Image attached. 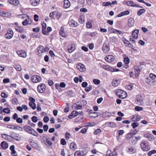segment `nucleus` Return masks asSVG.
Here are the masks:
<instances>
[{"label": "nucleus", "mask_w": 156, "mask_h": 156, "mask_svg": "<svg viewBox=\"0 0 156 156\" xmlns=\"http://www.w3.org/2000/svg\"><path fill=\"white\" fill-rule=\"evenodd\" d=\"M69 148L72 151H75L77 149V145L75 143L72 142L70 144Z\"/></svg>", "instance_id": "nucleus-24"}, {"label": "nucleus", "mask_w": 156, "mask_h": 156, "mask_svg": "<svg viewBox=\"0 0 156 156\" xmlns=\"http://www.w3.org/2000/svg\"><path fill=\"white\" fill-rule=\"evenodd\" d=\"M127 5L129 6L135 7H138L140 8H142L143 7L142 6H140V5L136 4H135L134 2L132 1H128L126 2Z\"/></svg>", "instance_id": "nucleus-10"}, {"label": "nucleus", "mask_w": 156, "mask_h": 156, "mask_svg": "<svg viewBox=\"0 0 156 156\" xmlns=\"http://www.w3.org/2000/svg\"><path fill=\"white\" fill-rule=\"evenodd\" d=\"M112 31L114 33H118L119 34H122V32L120 30H117L114 29L112 28L111 29Z\"/></svg>", "instance_id": "nucleus-43"}, {"label": "nucleus", "mask_w": 156, "mask_h": 156, "mask_svg": "<svg viewBox=\"0 0 156 156\" xmlns=\"http://www.w3.org/2000/svg\"><path fill=\"white\" fill-rule=\"evenodd\" d=\"M45 142L47 144L50 146H51L52 144V143L51 142L50 139L49 138H46Z\"/></svg>", "instance_id": "nucleus-47"}, {"label": "nucleus", "mask_w": 156, "mask_h": 156, "mask_svg": "<svg viewBox=\"0 0 156 156\" xmlns=\"http://www.w3.org/2000/svg\"><path fill=\"white\" fill-rule=\"evenodd\" d=\"M60 143L61 144L64 145H66V140L63 138H62L61 139Z\"/></svg>", "instance_id": "nucleus-64"}, {"label": "nucleus", "mask_w": 156, "mask_h": 156, "mask_svg": "<svg viewBox=\"0 0 156 156\" xmlns=\"http://www.w3.org/2000/svg\"><path fill=\"white\" fill-rule=\"evenodd\" d=\"M103 68L106 70L112 72V67L109 66L104 65L103 66Z\"/></svg>", "instance_id": "nucleus-35"}, {"label": "nucleus", "mask_w": 156, "mask_h": 156, "mask_svg": "<svg viewBox=\"0 0 156 156\" xmlns=\"http://www.w3.org/2000/svg\"><path fill=\"white\" fill-rule=\"evenodd\" d=\"M146 12V10L144 9H141L138 10L137 12V14L138 15L140 16L142 14L145 13Z\"/></svg>", "instance_id": "nucleus-39"}, {"label": "nucleus", "mask_w": 156, "mask_h": 156, "mask_svg": "<svg viewBox=\"0 0 156 156\" xmlns=\"http://www.w3.org/2000/svg\"><path fill=\"white\" fill-rule=\"evenodd\" d=\"M23 129L24 130L27 132H28L29 131L30 129L31 128V127L30 126L27 125H25L23 126Z\"/></svg>", "instance_id": "nucleus-44"}, {"label": "nucleus", "mask_w": 156, "mask_h": 156, "mask_svg": "<svg viewBox=\"0 0 156 156\" xmlns=\"http://www.w3.org/2000/svg\"><path fill=\"white\" fill-rule=\"evenodd\" d=\"M97 32H87L86 35H89L91 37H94L97 35Z\"/></svg>", "instance_id": "nucleus-36"}, {"label": "nucleus", "mask_w": 156, "mask_h": 156, "mask_svg": "<svg viewBox=\"0 0 156 156\" xmlns=\"http://www.w3.org/2000/svg\"><path fill=\"white\" fill-rule=\"evenodd\" d=\"M124 62L127 65L129 63V59L128 57H126L124 58Z\"/></svg>", "instance_id": "nucleus-56"}, {"label": "nucleus", "mask_w": 156, "mask_h": 156, "mask_svg": "<svg viewBox=\"0 0 156 156\" xmlns=\"http://www.w3.org/2000/svg\"><path fill=\"white\" fill-rule=\"evenodd\" d=\"M92 89V87L91 85H89L88 87H86L85 90L87 92H88L91 90Z\"/></svg>", "instance_id": "nucleus-48"}, {"label": "nucleus", "mask_w": 156, "mask_h": 156, "mask_svg": "<svg viewBox=\"0 0 156 156\" xmlns=\"http://www.w3.org/2000/svg\"><path fill=\"white\" fill-rule=\"evenodd\" d=\"M76 67L81 72H84L86 70L84 66L81 63H80L77 64Z\"/></svg>", "instance_id": "nucleus-12"}, {"label": "nucleus", "mask_w": 156, "mask_h": 156, "mask_svg": "<svg viewBox=\"0 0 156 156\" xmlns=\"http://www.w3.org/2000/svg\"><path fill=\"white\" fill-rule=\"evenodd\" d=\"M134 70L135 73V76L136 77H137L140 73V70L139 68L137 66H136L134 67Z\"/></svg>", "instance_id": "nucleus-33"}, {"label": "nucleus", "mask_w": 156, "mask_h": 156, "mask_svg": "<svg viewBox=\"0 0 156 156\" xmlns=\"http://www.w3.org/2000/svg\"><path fill=\"white\" fill-rule=\"evenodd\" d=\"M49 49V48L47 46L44 47L42 45H40L37 48V54L39 56H41L44 53L47 52Z\"/></svg>", "instance_id": "nucleus-1"}, {"label": "nucleus", "mask_w": 156, "mask_h": 156, "mask_svg": "<svg viewBox=\"0 0 156 156\" xmlns=\"http://www.w3.org/2000/svg\"><path fill=\"white\" fill-rule=\"evenodd\" d=\"M68 24L71 27H75L78 26V23L74 20H71L69 21Z\"/></svg>", "instance_id": "nucleus-15"}, {"label": "nucleus", "mask_w": 156, "mask_h": 156, "mask_svg": "<svg viewBox=\"0 0 156 156\" xmlns=\"http://www.w3.org/2000/svg\"><path fill=\"white\" fill-rule=\"evenodd\" d=\"M144 137L148 138V140L149 141H152L154 140V136L148 133L145 134Z\"/></svg>", "instance_id": "nucleus-28"}, {"label": "nucleus", "mask_w": 156, "mask_h": 156, "mask_svg": "<svg viewBox=\"0 0 156 156\" xmlns=\"http://www.w3.org/2000/svg\"><path fill=\"white\" fill-rule=\"evenodd\" d=\"M105 59L106 62L110 63L114 61L115 58L112 55H108L105 58Z\"/></svg>", "instance_id": "nucleus-16"}, {"label": "nucleus", "mask_w": 156, "mask_h": 156, "mask_svg": "<svg viewBox=\"0 0 156 156\" xmlns=\"http://www.w3.org/2000/svg\"><path fill=\"white\" fill-rule=\"evenodd\" d=\"M133 85L132 83H130L126 86V88L129 90H132L133 88Z\"/></svg>", "instance_id": "nucleus-42"}, {"label": "nucleus", "mask_w": 156, "mask_h": 156, "mask_svg": "<svg viewBox=\"0 0 156 156\" xmlns=\"http://www.w3.org/2000/svg\"><path fill=\"white\" fill-rule=\"evenodd\" d=\"M140 147L144 151H147L150 148L147 141L145 140H143L142 142L140 144Z\"/></svg>", "instance_id": "nucleus-3"}, {"label": "nucleus", "mask_w": 156, "mask_h": 156, "mask_svg": "<svg viewBox=\"0 0 156 156\" xmlns=\"http://www.w3.org/2000/svg\"><path fill=\"white\" fill-rule=\"evenodd\" d=\"M1 147L3 150L6 149L8 147V144L5 141H3L2 142L1 144Z\"/></svg>", "instance_id": "nucleus-29"}, {"label": "nucleus", "mask_w": 156, "mask_h": 156, "mask_svg": "<svg viewBox=\"0 0 156 156\" xmlns=\"http://www.w3.org/2000/svg\"><path fill=\"white\" fill-rule=\"evenodd\" d=\"M16 53L19 56L23 58H25L27 56L26 52L23 50L17 51Z\"/></svg>", "instance_id": "nucleus-9"}, {"label": "nucleus", "mask_w": 156, "mask_h": 156, "mask_svg": "<svg viewBox=\"0 0 156 156\" xmlns=\"http://www.w3.org/2000/svg\"><path fill=\"white\" fill-rule=\"evenodd\" d=\"M82 105H78V104H76L75 105V109L76 110L81 109H82Z\"/></svg>", "instance_id": "nucleus-52"}, {"label": "nucleus", "mask_w": 156, "mask_h": 156, "mask_svg": "<svg viewBox=\"0 0 156 156\" xmlns=\"http://www.w3.org/2000/svg\"><path fill=\"white\" fill-rule=\"evenodd\" d=\"M107 126L112 128L116 127L117 126L116 124L113 122H109L106 123Z\"/></svg>", "instance_id": "nucleus-34"}, {"label": "nucleus", "mask_w": 156, "mask_h": 156, "mask_svg": "<svg viewBox=\"0 0 156 156\" xmlns=\"http://www.w3.org/2000/svg\"><path fill=\"white\" fill-rule=\"evenodd\" d=\"M41 25L42 27V33L44 35H48L46 31V28L47 26L46 23L43 22L41 23Z\"/></svg>", "instance_id": "nucleus-19"}, {"label": "nucleus", "mask_w": 156, "mask_h": 156, "mask_svg": "<svg viewBox=\"0 0 156 156\" xmlns=\"http://www.w3.org/2000/svg\"><path fill=\"white\" fill-rule=\"evenodd\" d=\"M112 5L111 2H103L102 3V5L105 6H110Z\"/></svg>", "instance_id": "nucleus-50"}, {"label": "nucleus", "mask_w": 156, "mask_h": 156, "mask_svg": "<svg viewBox=\"0 0 156 156\" xmlns=\"http://www.w3.org/2000/svg\"><path fill=\"white\" fill-rule=\"evenodd\" d=\"M85 151L84 150L76 151L74 154V156H83L86 154Z\"/></svg>", "instance_id": "nucleus-11"}, {"label": "nucleus", "mask_w": 156, "mask_h": 156, "mask_svg": "<svg viewBox=\"0 0 156 156\" xmlns=\"http://www.w3.org/2000/svg\"><path fill=\"white\" fill-rule=\"evenodd\" d=\"M29 105L32 109L34 110L36 108V105L34 102H29Z\"/></svg>", "instance_id": "nucleus-37"}, {"label": "nucleus", "mask_w": 156, "mask_h": 156, "mask_svg": "<svg viewBox=\"0 0 156 156\" xmlns=\"http://www.w3.org/2000/svg\"><path fill=\"white\" fill-rule=\"evenodd\" d=\"M135 109L136 111H140L143 110V108L142 107L136 106L135 107Z\"/></svg>", "instance_id": "nucleus-54"}, {"label": "nucleus", "mask_w": 156, "mask_h": 156, "mask_svg": "<svg viewBox=\"0 0 156 156\" xmlns=\"http://www.w3.org/2000/svg\"><path fill=\"white\" fill-rule=\"evenodd\" d=\"M86 26L88 28H91L92 27V24L90 22H87L86 23Z\"/></svg>", "instance_id": "nucleus-61"}, {"label": "nucleus", "mask_w": 156, "mask_h": 156, "mask_svg": "<svg viewBox=\"0 0 156 156\" xmlns=\"http://www.w3.org/2000/svg\"><path fill=\"white\" fill-rule=\"evenodd\" d=\"M128 26L129 27H131L134 26L135 21L133 18H130L128 20Z\"/></svg>", "instance_id": "nucleus-21"}, {"label": "nucleus", "mask_w": 156, "mask_h": 156, "mask_svg": "<svg viewBox=\"0 0 156 156\" xmlns=\"http://www.w3.org/2000/svg\"><path fill=\"white\" fill-rule=\"evenodd\" d=\"M129 152L131 154H134L136 152V149L134 147H130L129 148Z\"/></svg>", "instance_id": "nucleus-41"}, {"label": "nucleus", "mask_w": 156, "mask_h": 156, "mask_svg": "<svg viewBox=\"0 0 156 156\" xmlns=\"http://www.w3.org/2000/svg\"><path fill=\"white\" fill-rule=\"evenodd\" d=\"M129 14V11L126 10L121 12L117 15L118 17H120L125 15H128Z\"/></svg>", "instance_id": "nucleus-30"}, {"label": "nucleus", "mask_w": 156, "mask_h": 156, "mask_svg": "<svg viewBox=\"0 0 156 156\" xmlns=\"http://www.w3.org/2000/svg\"><path fill=\"white\" fill-rule=\"evenodd\" d=\"M3 112L6 114H9L10 112V110L8 108H5L3 109Z\"/></svg>", "instance_id": "nucleus-58"}, {"label": "nucleus", "mask_w": 156, "mask_h": 156, "mask_svg": "<svg viewBox=\"0 0 156 156\" xmlns=\"http://www.w3.org/2000/svg\"><path fill=\"white\" fill-rule=\"evenodd\" d=\"M15 29L16 31L20 33H23L24 31L23 28L20 26H16Z\"/></svg>", "instance_id": "nucleus-31"}, {"label": "nucleus", "mask_w": 156, "mask_h": 156, "mask_svg": "<svg viewBox=\"0 0 156 156\" xmlns=\"http://www.w3.org/2000/svg\"><path fill=\"white\" fill-rule=\"evenodd\" d=\"M109 50V46L108 44H104L102 48V50L105 53L108 52Z\"/></svg>", "instance_id": "nucleus-23"}, {"label": "nucleus", "mask_w": 156, "mask_h": 156, "mask_svg": "<svg viewBox=\"0 0 156 156\" xmlns=\"http://www.w3.org/2000/svg\"><path fill=\"white\" fill-rule=\"evenodd\" d=\"M139 125V123L137 122H134L131 125L133 129H135Z\"/></svg>", "instance_id": "nucleus-53"}, {"label": "nucleus", "mask_w": 156, "mask_h": 156, "mask_svg": "<svg viewBox=\"0 0 156 156\" xmlns=\"http://www.w3.org/2000/svg\"><path fill=\"white\" fill-rule=\"evenodd\" d=\"M101 132V130L100 129H98L94 132V133L95 135H98Z\"/></svg>", "instance_id": "nucleus-63"}, {"label": "nucleus", "mask_w": 156, "mask_h": 156, "mask_svg": "<svg viewBox=\"0 0 156 156\" xmlns=\"http://www.w3.org/2000/svg\"><path fill=\"white\" fill-rule=\"evenodd\" d=\"M16 126H14V125H8L7 126V128L9 129H11L12 130H15L16 129Z\"/></svg>", "instance_id": "nucleus-45"}, {"label": "nucleus", "mask_w": 156, "mask_h": 156, "mask_svg": "<svg viewBox=\"0 0 156 156\" xmlns=\"http://www.w3.org/2000/svg\"><path fill=\"white\" fill-rule=\"evenodd\" d=\"M120 82V80L114 78L112 81V84L113 86L116 87L119 84Z\"/></svg>", "instance_id": "nucleus-14"}, {"label": "nucleus", "mask_w": 156, "mask_h": 156, "mask_svg": "<svg viewBox=\"0 0 156 156\" xmlns=\"http://www.w3.org/2000/svg\"><path fill=\"white\" fill-rule=\"evenodd\" d=\"M64 7L65 8H67L70 7V4L69 1L68 0H64Z\"/></svg>", "instance_id": "nucleus-32"}, {"label": "nucleus", "mask_w": 156, "mask_h": 156, "mask_svg": "<svg viewBox=\"0 0 156 156\" xmlns=\"http://www.w3.org/2000/svg\"><path fill=\"white\" fill-rule=\"evenodd\" d=\"M117 153L115 151H112L111 150L109 149L107 151L105 156H117Z\"/></svg>", "instance_id": "nucleus-13"}, {"label": "nucleus", "mask_w": 156, "mask_h": 156, "mask_svg": "<svg viewBox=\"0 0 156 156\" xmlns=\"http://www.w3.org/2000/svg\"><path fill=\"white\" fill-rule=\"evenodd\" d=\"M156 153V150H152L148 152L147 154L148 156H150L152 154H154Z\"/></svg>", "instance_id": "nucleus-51"}, {"label": "nucleus", "mask_w": 156, "mask_h": 156, "mask_svg": "<svg viewBox=\"0 0 156 156\" xmlns=\"http://www.w3.org/2000/svg\"><path fill=\"white\" fill-rule=\"evenodd\" d=\"M93 83L95 84L98 85L100 83V81L99 80L96 79H94L93 80Z\"/></svg>", "instance_id": "nucleus-59"}, {"label": "nucleus", "mask_w": 156, "mask_h": 156, "mask_svg": "<svg viewBox=\"0 0 156 156\" xmlns=\"http://www.w3.org/2000/svg\"><path fill=\"white\" fill-rule=\"evenodd\" d=\"M32 23V20L30 19L29 16H27V18L22 22V24L23 26H26L28 25L31 24Z\"/></svg>", "instance_id": "nucleus-5"}, {"label": "nucleus", "mask_w": 156, "mask_h": 156, "mask_svg": "<svg viewBox=\"0 0 156 156\" xmlns=\"http://www.w3.org/2000/svg\"><path fill=\"white\" fill-rule=\"evenodd\" d=\"M13 138L16 140H20V137H19V135L18 134L15 133V134H14L13 135Z\"/></svg>", "instance_id": "nucleus-55"}, {"label": "nucleus", "mask_w": 156, "mask_h": 156, "mask_svg": "<svg viewBox=\"0 0 156 156\" xmlns=\"http://www.w3.org/2000/svg\"><path fill=\"white\" fill-rule=\"evenodd\" d=\"M31 145L32 147L35 149H37L38 148V145L37 144L34 142H30Z\"/></svg>", "instance_id": "nucleus-38"}, {"label": "nucleus", "mask_w": 156, "mask_h": 156, "mask_svg": "<svg viewBox=\"0 0 156 156\" xmlns=\"http://www.w3.org/2000/svg\"><path fill=\"white\" fill-rule=\"evenodd\" d=\"M46 86L43 83H41L37 87L38 91L40 93H43L45 90Z\"/></svg>", "instance_id": "nucleus-6"}, {"label": "nucleus", "mask_w": 156, "mask_h": 156, "mask_svg": "<svg viewBox=\"0 0 156 156\" xmlns=\"http://www.w3.org/2000/svg\"><path fill=\"white\" fill-rule=\"evenodd\" d=\"M139 30L138 29L134 30L132 33V35L133 38L136 39L138 37V34L139 33Z\"/></svg>", "instance_id": "nucleus-26"}, {"label": "nucleus", "mask_w": 156, "mask_h": 156, "mask_svg": "<svg viewBox=\"0 0 156 156\" xmlns=\"http://www.w3.org/2000/svg\"><path fill=\"white\" fill-rule=\"evenodd\" d=\"M32 30L35 32H39L40 31V28L39 27H36L33 28Z\"/></svg>", "instance_id": "nucleus-60"}, {"label": "nucleus", "mask_w": 156, "mask_h": 156, "mask_svg": "<svg viewBox=\"0 0 156 156\" xmlns=\"http://www.w3.org/2000/svg\"><path fill=\"white\" fill-rule=\"evenodd\" d=\"M136 103L139 105H142L143 102L142 97L139 96H137L136 98Z\"/></svg>", "instance_id": "nucleus-17"}, {"label": "nucleus", "mask_w": 156, "mask_h": 156, "mask_svg": "<svg viewBox=\"0 0 156 156\" xmlns=\"http://www.w3.org/2000/svg\"><path fill=\"white\" fill-rule=\"evenodd\" d=\"M116 93V95L119 98L121 99L125 98L127 96L126 93L122 90H117Z\"/></svg>", "instance_id": "nucleus-2"}, {"label": "nucleus", "mask_w": 156, "mask_h": 156, "mask_svg": "<svg viewBox=\"0 0 156 156\" xmlns=\"http://www.w3.org/2000/svg\"><path fill=\"white\" fill-rule=\"evenodd\" d=\"M32 81L34 83L40 82L41 80V78L38 76L34 75L31 78Z\"/></svg>", "instance_id": "nucleus-8"}, {"label": "nucleus", "mask_w": 156, "mask_h": 156, "mask_svg": "<svg viewBox=\"0 0 156 156\" xmlns=\"http://www.w3.org/2000/svg\"><path fill=\"white\" fill-rule=\"evenodd\" d=\"M31 120L34 122H37L38 119L37 118L36 116H33L32 117Z\"/></svg>", "instance_id": "nucleus-57"}, {"label": "nucleus", "mask_w": 156, "mask_h": 156, "mask_svg": "<svg viewBox=\"0 0 156 156\" xmlns=\"http://www.w3.org/2000/svg\"><path fill=\"white\" fill-rule=\"evenodd\" d=\"M28 133L36 136H38V133L31 127Z\"/></svg>", "instance_id": "nucleus-22"}, {"label": "nucleus", "mask_w": 156, "mask_h": 156, "mask_svg": "<svg viewBox=\"0 0 156 156\" xmlns=\"http://www.w3.org/2000/svg\"><path fill=\"white\" fill-rule=\"evenodd\" d=\"M14 32L11 28H9L8 29L5 35V38L8 39H11L13 36Z\"/></svg>", "instance_id": "nucleus-4"}, {"label": "nucleus", "mask_w": 156, "mask_h": 156, "mask_svg": "<svg viewBox=\"0 0 156 156\" xmlns=\"http://www.w3.org/2000/svg\"><path fill=\"white\" fill-rule=\"evenodd\" d=\"M59 34L63 37H66L67 36V34L66 31H65L63 27L61 28L60 30L59 31Z\"/></svg>", "instance_id": "nucleus-18"}, {"label": "nucleus", "mask_w": 156, "mask_h": 156, "mask_svg": "<svg viewBox=\"0 0 156 156\" xmlns=\"http://www.w3.org/2000/svg\"><path fill=\"white\" fill-rule=\"evenodd\" d=\"M145 82L149 85L154 86L156 85V80H153L146 78L145 80Z\"/></svg>", "instance_id": "nucleus-7"}, {"label": "nucleus", "mask_w": 156, "mask_h": 156, "mask_svg": "<svg viewBox=\"0 0 156 156\" xmlns=\"http://www.w3.org/2000/svg\"><path fill=\"white\" fill-rule=\"evenodd\" d=\"M14 68L17 71H20L22 70L21 66L20 65H16L14 66Z\"/></svg>", "instance_id": "nucleus-49"}, {"label": "nucleus", "mask_w": 156, "mask_h": 156, "mask_svg": "<svg viewBox=\"0 0 156 156\" xmlns=\"http://www.w3.org/2000/svg\"><path fill=\"white\" fill-rule=\"evenodd\" d=\"M68 51L69 53L73 52L75 49V47L74 44H70L68 47Z\"/></svg>", "instance_id": "nucleus-27"}, {"label": "nucleus", "mask_w": 156, "mask_h": 156, "mask_svg": "<svg viewBox=\"0 0 156 156\" xmlns=\"http://www.w3.org/2000/svg\"><path fill=\"white\" fill-rule=\"evenodd\" d=\"M39 16L37 14H35L34 16V20L36 22H37L39 20Z\"/></svg>", "instance_id": "nucleus-62"}, {"label": "nucleus", "mask_w": 156, "mask_h": 156, "mask_svg": "<svg viewBox=\"0 0 156 156\" xmlns=\"http://www.w3.org/2000/svg\"><path fill=\"white\" fill-rule=\"evenodd\" d=\"M2 16L5 17H8L10 15V13H9L7 12H3V13H2Z\"/></svg>", "instance_id": "nucleus-46"}, {"label": "nucleus", "mask_w": 156, "mask_h": 156, "mask_svg": "<svg viewBox=\"0 0 156 156\" xmlns=\"http://www.w3.org/2000/svg\"><path fill=\"white\" fill-rule=\"evenodd\" d=\"M147 78L150 79L155 80L156 78V75L153 73H151L149 74V76Z\"/></svg>", "instance_id": "nucleus-40"}, {"label": "nucleus", "mask_w": 156, "mask_h": 156, "mask_svg": "<svg viewBox=\"0 0 156 156\" xmlns=\"http://www.w3.org/2000/svg\"><path fill=\"white\" fill-rule=\"evenodd\" d=\"M8 2L10 4L15 6H17L19 3L18 0H8Z\"/></svg>", "instance_id": "nucleus-25"}, {"label": "nucleus", "mask_w": 156, "mask_h": 156, "mask_svg": "<svg viewBox=\"0 0 156 156\" xmlns=\"http://www.w3.org/2000/svg\"><path fill=\"white\" fill-rule=\"evenodd\" d=\"M40 0H30V4L33 6L38 5L40 3Z\"/></svg>", "instance_id": "nucleus-20"}]
</instances>
